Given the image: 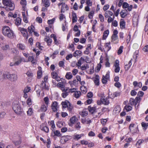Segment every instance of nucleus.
<instances>
[{
  "mask_svg": "<svg viewBox=\"0 0 148 148\" xmlns=\"http://www.w3.org/2000/svg\"><path fill=\"white\" fill-rule=\"evenodd\" d=\"M3 34L8 37L12 39L14 37V33L13 31L8 26H5L2 29Z\"/></svg>",
  "mask_w": 148,
  "mask_h": 148,
  "instance_id": "obj_1",
  "label": "nucleus"
},
{
  "mask_svg": "<svg viewBox=\"0 0 148 148\" xmlns=\"http://www.w3.org/2000/svg\"><path fill=\"white\" fill-rule=\"evenodd\" d=\"M12 108L14 112L17 114L21 115L23 114V110L18 101H14L13 103Z\"/></svg>",
  "mask_w": 148,
  "mask_h": 148,
  "instance_id": "obj_2",
  "label": "nucleus"
},
{
  "mask_svg": "<svg viewBox=\"0 0 148 148\" xmlns=\"http://www.w3.org/2000/svg\"><path fill=\"white\" fill-rule=\"evenodd\" d=\"M2 2L3 5L6 6L5 9L7 10L8 8L10 11L14 9V4L11 2V0H3Z\"/></svg>",
  "mask_w": 148,
  "mask_h": 148,
  "instance_id": "obj_3",
  "label": "nucleus"
},
{
  "mask_svg": "<svg viewBox=\"0 0 148 148\" xmlns=\"http://www.w3.org/2000/svg\"><path fill=\"white\" fill-rule=\"evenodd\" d=\"M3 76L4 79H8L11 81H15L17 80V75L14 74H10L8 73H4Z\"/></svg>",
  "mask_w": 148,
  "mask_h": 148,
  "instance_id": "obj_4",
  "label": "nucleus"
},
{
  "mask_svg": "<svg viewBox=\"0 0 148 148\" xmlns=\"http://www.w3.org/2000/svg\"><path fill=\"white\" fill-rule=\"evenodd\" d=\"M140 98L138 97H136L135 99H134L132 98H131L129 101V103L132 106L133 105L136 106L138 101H140Z\"/></svg>",
  "mask_w": 148,
  "mask_h": 148,
  "instance_id": "obj_5",
  "label": "nucleus"
},
{
  "mask_svg": "<svg viewBox=\"0 0 148 148\" xmlns=\"http://www.w3.org/2000/svg\"><path fill=\"white\" fill-rule=\"evenodd\" d=\"M34 27L32 25L31 26L28 27V29L29 32L30 33H32L33 32L35 35L36 36H39V34H38L37 32L34 31Z\"/></svg>",
  "mask_w": 148,
  "mask_h": 148,
  "instance_id": "obj_6",
  "label": "nucleus"
},
{
  "mask_svg": "<svg viewBox=\"0 0 148 148\" xmlns=\"http://www.w3.org/2000/svg\"><path fill=\"white\" fill-rule=\"evenodd\" d=\"M58 103L56 101H54L52 103L51 106V109L54 112H56L58 110L57 107Z\"/></svg>",
  "mask_w": 148,
  "mask_h": 148,
  "instance_id": "obj_7",
  "label": "nucleus"
},
{
  "mask_svg": "<svg viewBox=\"0 0 148 148\" xmlns=\"http://www.w3.org/2000/svg\"><path fill=\"white\" fill-rule=\"evenodd\" d=\"M72 21L73 23L76 22L77 20V18L76 13L74 11L72 12Z\"/></svg>",
  "mask_w": 148,
  "mask_h": 148,
  "instance_id": "obj_8",
  "label": "nucleus"
},
{
  "mask_svg": "<svg viewBox=\"0 0 148 148\" xmlns=\"http://www.w3.org/2000/svg\"><path fill=\"white\" fill-rule=\"evenodd\" d=\"M63 4V5H62L61 9V12L62 13H64L65 11V9L66 10H68L69 9V7L65 3Z\"/></svg>",
  "mask_w": 148,
  "mask_h": 148,
  "instance_id": "obj_9",
  "label": "nucleus"
},
{
  "mask_svg": "<svg viewBox=\"0 0 148 148\" xmlns=\"http://www.w3.org/2000/svg\"><path fill=\"white\" fill-rule=\"evenodd\" d=\"M77 120V119L75 116H73L70 119L71 123L69 124V125L71 126H72L73 124L76 122Z\"/></svg>",
  "mask_w": 148,
  "mask_h": 148,
  "instance_id": "obj_10",
  "label": "nucleus"
},
{
  "mask_svg": "<svg viewBox=\"0 0 148 148\" xmlns=\"http://www.w3.org/2000/svg\"><path fill=\"white\" fill-rule=\"evenodd\" d=\"M88 109L89 112H90L92 114L97 112L96 108L94 107H91L90 106H89L88 107Z\"/></svg>",
  "mask_w": 148,
  "mask_h": 148,
  "instance_id": "obj_11",
  "label": "nucleus"
},
{
  "mask_svg": "<svg viewBox=\"0 0 148 148\" xmlns=\"http://www.w3.org/2000/svg\"><path fill=\"white\" fill-rule=\"evenodd\" d=\"M22 60L20 59L19 60L15 62H11L10 63V66H16L19 65L21 62Z\"/></svg>",
  "mask_w": 148,
  "mask_h": 148,
  "instance_id": "obj_12",
  "label": "nucleus"
},
{
  "mask_svg": "<svg viewBox=\"0 0 148 148\" xmlns=\"http://www.w3.org/2000/svg\"><path fill=\"white\" fill-rule=\"evenodd\" d=\"M101 100L102 101V103L105 105H107L109 103V101L107 98H104L103 97H101Z\"/></svg>",
  "mask_w": 148,
  "mask_h": 148,
  "instance_id": "obj_13",
  "label": "nucleus"
},
{
  "mask_svg": "<svg viewBox=\"0 0 148 148\" xmlns=\"http://www.w3.org/2000/svg\"><path fill=\"white\" fill-rule=\"evenodd\" d=\"M40 87L42 89H45L47 90H49V88L48 86H46V84L45 83H44L43 81H42Z\"/></svg>",
  "mask_w": 148,
  "mask_h": 148,
  "instance_id": "obj_14",
  "label": "nucleus"
},
{
  "mask_svg": "<svg viewBox=\"0 0 148 148\" xmlns=\"http://www.w3.org/2000/svg\"><path fill=\"white\" fill-rule=\"evenodd\" d=\"M62 138L65 142L71 138V136H62Z\"/></svg>",
  "mask_w": 148,
  "mask_h": 148,
  "instance_id": "obj_15",
  "label": "nucleus"
},
{
  "mask_svg": "<svg viewBox=\"0 0 148 148\" xmlns=\"http://www.w3.org/2000/svg\"><path fill=\"white\" fill-rule=\"evenodd\" d=\"M109 33V31L108 30H107L105 31L103 33L102 39L105 40L106 39L107 36H108Z\"/></svg>",
  "mask_w": 148,
  "mask_h": 148,
  "instance_id": "obj_16",
  "label": "nucleus"
},
{
  "mask_svg": "<svg viewBox=\"0 0 148 148\" xmlns=\"http://www.w3.org/2000/svg\"><path fill=\"white\" fill-rule=\"evenodd\" d=\"M120 25L121 29H125V22L124 21H120Z\"/></svg>",
  "mask_w": 148,
  "mask_h": 148,
  "instance_id": "obj_17",
  "label": "nucleus"
},
{
  "mask_svg": "<svg viewBox=\"0 0 148 148\" xmlns=\"http://www.w3.org/2000/svg\"><path fill=\"white\" fill-rule=\"evenodd\" d=\"M94 82L96 85H99V76L98 75H96Z\"/></svg>",
  "mask_w": 148,
  "mask_h": 148,
  "instance_id": "obj_18",
  "label": "nucleus"
},
{
  "mask_svg": "<svg viewBox=\"0 0 148 148\" xmlns=\"http://www.w3.org/2000/svg\"><path fill=\"white\" fill-rule=\"evenodd\" d=\"M43 2H45L44 4L46 8H47L50 5V3L49 0H42Z\"/></svg>",
  "mask_w": 148,
  "mask_h": 148,
  "instance_id": "obj_19",
  "label": "nucleus"
},
{
  "mask_svg": "<svg viewBox=\"0 0 148 148\" xmlns=\"http://www.w3.org/2000/svg\"><path fill=\"white\" fill-rule=\"evenodd\" d=\"M41 130L46 133H48L49 131V128L47 126H40Z\"/></svg>",
  "mask_w": 148,
  "mask_h": 148,
  "instance_id": "obj_20",
  "label": "nucleus"
},
{
  "mask_svg": "<svg viewBox=\"0 0 148 148\" xmlns=\"http://www.w3.org/2000/svg\"><path fill=\"white\" fill-rule=\"evenodd\" d=\"M132 106H128L126 105L124 107V109L126 110L127 112H129L132 110Z\"/></svg>",
  "mask_w": 148,
  "mask_h": 148,
  "instance_id": "obj_21",
  "label": "nucleus"
},
{
  "mask_svg": "<svg viewBox=\"0 0 148 148\" xmlns=\"http://www.w3.org/2000/svg\"><path fill=\"white\" fill-rule=\"evenodd\" d=\"M125 10H122L120 12V14L121 18H124L126 16L127 14H125Z\"/></svg>",
  "mask_w": 148,
  "mask_h": 148,
  "instance_id": "obj_22",
  "label": "nucleus"
},
{
  "mask_svg": "<svg viewBox=\"0 0 148 148\" xmlns=\"http://www.w3.org/2000/svg\"><path fill=\"white\" fill-rule=\"evenodd\" d=\"M71 73H67L65 75L66 78L68 79H71L73 75Z\"/></svg>",
  "mask_w": 148,
  "mask_h": 148,
  "instance_id": "obj_23",
  "label": "nucleus"
},
{
  "mask_svg": "<svg viewBox=\"0 0 148 148\" xmlns=\"http://www.w3.org/2000/svg\"><path fill=\"white\" fill-rule=\"evenodd\" d=\"M53 133L55 136L58 137L61 136V135L60 132L58 130H56V131H54Z\"/></svg>",
  "mask_w": 148,
  "mask_h": 148,
  "instance_id": "obj_24",
  "label": "nucleus"
},
{
  "mask_svg": "<svg viewBox=\"0 0 148 148\" xmlns=\"http://www.w3.org/2000/svg\"><path fill=\"white\" fill-rule=\"evenodd\" d=\"M12 53H13L14 55H16L18 54V51L15 48H12L11 49Z\"/></svg>",
  "mask_w": 148,
  "mask_h": 148,
  "instance_id": "obj_25",
  "label": "nucleus"
},
{
  "mask_svg": "<svg viewBox=\"0 0 148 148\" xmlns=\"http://www.w3.org/2000/svg\"><path fill=\"white\" fill-rule=\"evenodd\" d=\"M17 47L21 50H23L25 49V47L21 44H19L17 45Z\"/></svg>",
  "mask_w": 148,
  "mask_h": 148,
  "instance_id": "obj_26",
  "label": "nucleus"
},
{
  "mask_svg": "<svg viewBox=\"0 0 148 148\" xmlns=\"http://www.w3.org/2000/svg\"><path fill=\"white\" fill-rule=\"evenodd\" d=\"M21 22V19L20 18L18 17L16 18L15 22V24L17 25H20Z\"/></svg>",
  "mask_w": 148,
  "mask_h": 148,
  "instance_id": "obj_27",
  "label": "nucleus"
},
{
  "mask_svg": "<svg viewBox=\"0 0 148 148\" xmlns=\"http://www.w3.org/2000/svg\"><path fill=\"white\" fill-rule=\"evenodd\" d=\"M82 52L80 51H76L73 53V56L74 57H76L77 56H78L79 54H81Z\"/></svg>",
  "mask_w": 148,
  "mask_h": 148,
  "instance_id": "obj_28",
  "label": "nucleus"
},
{
  "mask_svg": "<svg viewBox=\"0 0 148 148\" xmlns=\"http://www.w3.org/2000/svg\"><path fill=\"white\" fill-rule=\"evenodd\" d=\"M81 93L80 92H79L77 91L74 94V95L75 97L77 98H78L81 95Z\"/></svg>",
  "mask_w": 148,
  "mask_h": 148,
  "instance_id": "obj_29",
  "label": "nucleus"
},
{
  "mask_svg": "<svg viewBox=\"0 0 148 148\" xmlns=\"http://www.w3.org/2000/svg\"><path fill=\"white\" fill-rule=\"evenodd\" d=\"M81 90L83 93H86L87 92V89L84 86H81L80 87Z\"/></svg>",
  "mask_w": 148,
  "mask_h": 148,
  "instance_id": "obj_30",
  "label": "nucleus"
},
{
  "mask_svg": "<svg viewBox=\"0 0 148 148\" xmlns=\"http://www.w3.org/2000/svg\"><path fill=\"white\" fill-rule=\"evenodd\" d=\"M42 74V70H38L37 72V78L40 79L41 77V75Z\"/></svg>",
  "mask_w": 148,
  "mask_h": 148,
  "instance_id": "obj_31",
  "label": "nucleus"
},
{
  "mask_svg": "<svg viewBox=\"0 0 148 148\" xmlns=\"http://www.w3.org/2000/svg\"><path fill=\"white\" fill-rule=\"evenodd\" d=\"M32 113L33 112L32 109L31 108H29L27 112V115L29 116H30L32 114Z\"/></svg>",
  "mask_w": 148,
  "mask_h": 148,
  "instance_id": "obj_32",
  "label": "nucleus"
},
{
  "mask_svg": "<svg viewBox=\"0 0 148 148\" xmlns=\"http://www.w3.org/2000/svg\"><path fill=\"white\" fill-rule=\"evenodd\" d=\"M123 48V47L122 46L120 47L117 52V53L118 55L121 54L122 52Z\"/></svg>",
  "mask_w": 148,
  "mask_h": 148,
  "instance_id": "obj_33",
  "label": "nucleus"
},
{
  "mask_svg": "<svg viewBox=\"0 0 148 148\" xmlns=\"http://www.w3.org/2000/svg\"><path fill=\"white\" fill-rule=\"evenodd\" d=\"M51 75L52 77V78H53L55 79V78H56V79L58 78V77L57 76L58 75L57 73L56 72H53L51 73Z\"/></svg>",
  "mask_w": 148,
  "mask_h": 148,
  "instance_id": "obj_34",
  "label": "nucleus"
},
{
  "mask_svg": "<svg viewBox=\"0 0 148 148\" xmlns=\"http://www.w3.org/2000/svg\"><path fill=\"white\" fill-rule=\"evenodd\" d=\"M47 109V107L45 105L42 106L40 110L42 112H45L46 111Z\"/></svg>",
  "mask_w": 148,
  "mask_h": 148,
  "instance_id": "obj_35",
  "label": "nucleus"
},
{
  "mask_svg": "<svg viewBox=\"0 0 148 148\" xmlns=\"http://www.w3.org/2000/svg\"><path fill=\"white\" fill-rule=\"evenodd\" d=\"M111 39H112V42H113V41H114L118 39V36L117 35H112Z\"/></svg>",
  "mask_w": 148,
  "mask_h": 148,
  "instance_id": "obj_36",
  "label": "nucleus"
},
{
  "mask_svg": "<svg viewBox=\"0 0 148 148\" xmlns=\"http://www.w3.org/2000/svg\"><path fill=\"white\" fill-rule=\"evenodd\" d=\"M141 125L143 127H144L146 129L148 126V123H145L144 122H142L141 123Z\"/></svg>",
  "mask_w": 148,
  "mask_h": 148,
  "instance_id": "obj_37",
  "label": "nucleus"
},
{
  "mask_svg": "<svg viewBox=\"0 0 148 148\" xmlns=\"http://www.w3.org/2000/svg\"><path fill=\"white\" fill-rule=\"evenodd\" d=\"M20 3L23 7L25 6L26 5V0H21Z\"/></svg>",
  "mask_w": 148,
  "mask_h": 148,
  "instance_id": "obj_38",
  "label": "nucleus"
},
{
  "mask_svg": "<svg viewBox=\"0 0 148 148\" xmlns=\"http://www.w3.org/2000/svg\"><path fill=\"white\" fill-rule=\"evenodd\" d=\"M99 18L100 21L101 22H103L104 21V18L103 16L101 14L99 15Z\"/></svg>",
  "mask_w": 148,
  "mask_h": 148,
  "instance_id": "obj_39",
  "label": "nucleus"
},
{
  "mask_svg": "<svg viewBox=\"0 0 148 148\" xmlns=\"http://www.w3.org/2000/svg\"><path fill=\"white\" fill-rule=\"evenodd\" d=\"M26 74L29 77H32L33 76V73L29 71H27Z\"/></svg>",
  "mask_w": 148,
  "mask_h": 148,
  "instance_id": "obj_40",
  "label": "nucleus"
},
{
  "mask_svg": "<svg viewBox=\"0 0 148 148\" xmlns=\"http://www.w3.org/2000/svg\"><path fill=\"white\" fill-rule=\"evenodd\" d=\"M129 6V4L127 2H124L122 5L123 8H126Z\"/></svg>",
  "mask_w": 148,
  "mask_h": 148,
  "instance_id": "obj_41",
  "label": "nucleus"
},
{
  "mask_svg": "<svg viewBox=\"0 0 148 148\" xmlns=\"http://www.w3.org/2000/svg\"><path fill=\"white\" fill-rule=\"evenodd\" d=\"M101 81L103 84H106L107 82V79H106L104 77V75H103L101 80Z\"/></svg>",
  "mask_w": 148,
  "mask_h": 148,
  "instance_id": "obj_42",
  "label": "nucleus"
},
{
  "mask_svg": "<svg viewBox=\"0 0 148 148\" xmlns=\"http://www.w3.org/2000/svg\"><path fill=\"white\" fill-rule=\"evenodd\" d=\"M62 105L63 108H66L68 107L67 103L65 101H62Z\"/></svg>",
  "mask_w": 148,
  "mask_h": 148,
  "instance_id": "obj_43",
  "label": "nucleus"
},
{
  "mask_svg": "<svg viewBox=\"0 0 148 148\" xmlns=\"http://www.w3.org/2000/svg\"><path fill=\"white\" fill-rule=\"evenodd\" d=\"M55 20V18H53L51 20H48L47 21V23L49 24H52L54 23Z\"/></svg>",
  "mask_w": 148,
  "mask_h": 148,
  "instance_id": "obj_44",
  "label": "nucleus"
},
{
  "mask_svg": "<svg viewBox=\"0 0 148 148\" xmlns=\"http://www.w3.org/2000/svg\"><path fill=\"white\" fill-rule=\"evenodd\" d=\"M36 20L39 23H41L42 22V19L41 17H37L36 18Z\"/></svg>",
  "mask_w": 148,
  "mask_h": 148,
  "instance_id": "obj_45",
  "label": "nucleus"
},
{
  "mask_svg": "<svg viewBox=\"0 0 148 148\" xmlns=\"http://www.w3.org/2000/svg\"><path fill=\"white\" fill-rule=\"evenodd\" d=\"M13 143L15 145L17 146L21 144V141L19 140H18L14 141H13Z\"/></svg>",
  "mask_w": 148,
  "mask_h": 148,
  "instance_id": "obj_46",
  "label": "nucleus"
},
{
  "mask_svg": "<svg viewBox=\"0 0 148 148\" xmlns=\"http://www.w3.org/2000/svg\"><path fill=\"white\" fill-rule=\"evenodd\" d=\"M144 93L142 91H140L138 92L137 94V95L138 96V97H142L143 96Z\"/></svg>",
  "mask_w": 148,
  "mask_h": 148,
  "instance_id": "obj_47",
  "label": "nucleus"
},
{
  "mask_svg": "<svg viewBox=\"0 0 148 148\" xmlns=\"http://www.w3.org/2000/svg\"><path fill=\"white\" fill-rule=\"evenodd\" d=\"M44 101L45 102V104L46 105H48L49 103V99L48 97H47L44 98Z\"/></svg>",
  "mask_w": 148,
  "mask_h": 148,
  "instance_id": "obj_48",
  "label": "nucleus"
},
{
  "mask_svg": "<svg viewBox=\"0 0 148 148\" xmlns=\"http://www.w3.org/2000/svg\"><path fill=\"white\" fill-rule=\"evenodd\" d=\"M94 12L93 11L90 12L89 14L88 17L89 18L91 19L92 18Z\"/></svg>",
  "mask_w": 148,
  "mask_h": 148,
  "instance_id": "obj_49",
  "label": "nucleus"
},
{
  "mask_svg": "<svg viewBox=\"0 0 148 148\" xmlns=\"http://www.w3.org/2000/svg\"><path fill=\"white\" fill-rule=\"evenodd\" d=\"M146 22L147 24L145 27L144 29L145 32H147L148 30V18Z\"/></svg>",
  "mask_w": 148,
  "mask_h": 148,
  "instance_id": "obj_50",
  "label": "nucleus"
},
{
  "mask_svg": "<svg viewBox=\"0 0 148 148\" xmlns=\"http://www.w3.org/2000/svg\"><path fill=\"white\" fill-rule=\"evenodd\" d=\"M107 121V120L106 119H101V123L103 125H104L106 122Z\"/></svg>",
  "mask_w": 148,
  "mask_h": 148,
  "instance_id": "obj_51",
  "label": "nucleus"
},
{
  "mask_svg": "<svg viewBox=\"0 0 148 148\" xmlns=\"http://www.w3.org/2000/svg\"><path fill=\"white\" fill-rule=\"evenodd\" d=\"M131 95L132 96L135 95L137 94V92L134 90H132L131 91Z\"/></svg>",
  "mask_w": 148,
  "mask_h": 148,
  "instance_id": "obj_52",
  "label": "nucleus"
},
{
  "mask_svg": "<svg viewBox=\"0 0 148 148\" xmlns=\"http://www.w3.org/2000/svg\"><path fill=\"white\" fill-rule=\"evenodd\" d=\"M68 95V92H65L62 93V95L63 98H65Z\"/></svg>",
  "mask_w": 148,
  "mask_h": 148,
  "instance_id": "obj_53",
  "label": "nucleus"
},
{
  "mask_svg": "<svg viewBox=\"0 0 148 148\" xmlns=\"http://www.w3.org/2000/svg\"><path fill=\"white\" fill-rule=\"evenodd\" d=\"M27 103L29 105H31L32 104L31 99L30 98H28L27 100Z\"/></svg>",
  "mask_w": 148,
  "mask_h": 148,
  "instance_id": "obj_54",
  "label": "nucleus"
},
{
  "mask_svg": "<svg viewBox=\"0 0 148 148\" xmlns=\"http://www.w3.org/2000/svg\"><path fill=\"white\" fill-rule=\"evenodd\" d=\"M86 3L87 6H91L92 5V2L90 0H87Z\"/></svg>",
  "mask_w": 148,
  "mask_h": 148,
  "instance_id": "obj_55",
  "label": "nucleus"
},
{
  "mask_svg": "<svg viewBox=\"0 0 148 148\" xmlns=\"http://www.w3.org/2000/svg\"><path fill=\"white\" fill-rule=\"evenodd\" d=\"M101 64H100V66L99 67L97 66L96 68L95 69V71L96 72H98L100 70L101 67Z\"/></svg>",
  "mask_w": 148,
  "mask_h": 148,
  "instance_id": "obj_56",
  "label": "nucleus"
},
{
  "mask_svg": "<svg viewBox=\"0 0 148 148\" xmlns=\"http://www.w3.org/2000/svg\"><path fill=\"white\" fill-rule=\"evenodd\" d=\"M93 96L92 93L91 92H89L87 94V97L89 98H91Z\"/></svg>",
  "mask_w": 148,
  "mask_h": 148,
  "instance_id": "obj_57",
  "label": "nucleus"
},
{
  "mask_svg": "<svg viewBox=\"0 0 148 148\" xmlns=\"http://www.w3.org/2000/svg\"><path fill=\"white\" fill-rule=\"evenodd\" d=\"M58 65L59 66L63 67V66L64 65V62L62 61H60L59 62Z\"/></svg>",
  "mask_w": 148,
  "mask_h": 148,
  "instance_id": "obj_58",
  "label": "nucleus"
},
{
  "mask_svg": "<svg viewBox=\"0 0 148 148\" xmlns=\"http://www.w3.org/2000/svg\"><path fill=\"white\" fill-rule=\"evenodd\" d=\"M50 124L51 125V127L52 128L54 129L55 127V125L53 121H50Z\"/></svg>",
  "mask_w": 148,
  "mask_h": 148,
  "instance_id": "obj_59",
  "label": "nucleus"
},
{
  "mask_svg": "<svg viewBox=\"0 0 148 148\" xmlns=\"http://www.w3.org/2000/svg\"><path fill=\"white\" fill-rule=\"evenodd\" d=\"M78 70L77 69H74L72 71L73 74V75H75L78 73Z\"/></svg>",
  "mask_w": 148,
  "mask_h": 148,
  "instance_id": "obj_60",
  "label": "nucleus"
},
{
  "mask_svg": "<svg viewBox=\"0 0 148 148\" xmlns=\"http://www.w3.org/2000/svg\"><path fill=\"white\" fill-rule=\"evenodd\" d=\"M109 5L108 4H107L105 5L103 8V10L104 11H106L109 8Z\"/></svg>",
  "mask_w": 148,
  "mask_h": 148,
  "instance_id": "obj_61",
  "label": "nucleus"
},
{
  "mask_svg": "<svg viewBox=\"0 0 148 148\" xmlns=\"http://www.w3.org/2000/svg\"><path fill=\"white\" fill-rule=\"evenodd\" d=\"M88 112L86 111H83L82 112V116H86L88 115Z\"/></svg>",
  "mask_w": 148,
  "mask_h": 148,
  "instance_id": "obj_62",
  "label": "nucleus"
},
{
  "mask_svg": "<svg viewBox=\"0 0 148 148\" xmlns=\"http://www.w3.org/2000/svg\"><path fill=\"white\" fill-rule=\"evenodd\" d=\"M114 86L118 87L120 88L121 86V84L119 82H116L114 84Z\"/></svg>",
  "mask_w": 148,
  "mask_h": 148,
  "instance_id": "obj_63",
  "label": "nucleus"
},
{
  "mask_svg": "<svg viewBox=\"0 0 148 148\" xmlns=\"http://www.w3.org/2000/svg\"><path fill=\"white\" fill-rule=\"evenodd\" d=\"M143 50L145 52H147L148 51V45H146L143 49Z\"/></svg>",
  "mask_w": 148,
  "mask_h": 148,
  "instance_id": "obj_64",
  "label": "nucleus"
}]
</instances>
